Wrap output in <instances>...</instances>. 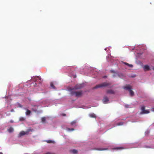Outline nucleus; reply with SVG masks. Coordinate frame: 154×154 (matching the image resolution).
Segmentation results:
<instances>
[{"label": "nucleus", "mask_w": 154, "mask_h": 154, "mask_svg": "<svg viewBox=\"0 0 154 154\" xmlns=\"http://www.w3.org/2000/svg\"><path fill=\"white\" fill-rule=\"evenodd\" d=\"M41 78L40 76H37L35 78L34 81L35 82L37 80L39 79V80H41Z\"/></svg>", "instance_id": "nucleus-10"}, {"label": "nucleus", "mask_w": 154, "mask_h": 154, "mask_svg": "<svg viewBox=\"0 0 154 154\" xmlns=\"http://www.w3.org/2000/svg\"><path fill=\"white\" fill-rule=\"evenodd\" d=\"M41 120L42 122L44 123L46 121V118L45 117H43L42 118Z\"/></svg>", "instance_id": "nucleus-16"}, {"label": "nucleus", "mask_w": 154, "mask_h": 154, "mask_svg": "<svg viewBox=\"0 0 154 154\" xmlns=\"http://www.w3.org/2000/svg\"><path fill=\"white\" fill-rule=\"evenodd\" d=\"M106 93L107 94H115V91L112 89L108 90L106 91Z\"/></svg>", "instance_id": "nucleus-6"}, {"label": "nucleus", "mask_w": 154, "mask_h": 154, "mask_svg": "<svg viewBox=\"0 0 154 154\" xmlns=\"http://www.w3.org/2000/svg\"><path fill=\"white\" fill-rule=\"evenodd\" d=\"M24 120H25V119L23 117H21L20 118V121H23Z\"/></svg>", "instance_id": "nucleus-24"}, {"label": "nucleus", "mask_w": 154, "mask_h": 154, "mask_svg": "<svg viewBox=\"0 0 154 154\" xmlns=\"http://www.w3.org/2000/svg\"><path fill=\"white\" fill-rule=\"evenodd\" d=\"M89 116L91 118H96V117L95 114L93 113L90 114Z\"/></svg>", "instance_id": "nucleus-9"}, {"label": "nucleus", "mask_w": 154, "mask_h": 154, "mask_svg": "<svg viewBox=\"0 0 154 154\" xmlns=\"http://www.w3.org/2000/svg\"><path fill=\"white\" fill-rule=\"evenodd\" d=\"M0 154H3L2 152H0Z\"/></svg>", "instance_id": "nucleus-33"}, {"label": "nucleus", "mask_w": 154, "mask_h": 154, "mask_svg": "<svg viewBox=\"0 0 154 154\" xmlns=\"http://www.w3.org/2000/svg\"><path fill=\"white\" fill-rule=\"evenodd\" d=\"M33 131L34 130L33 129L29 128L27 130V131H26V132L27 134H28L29 132L32 131Z\"/></svg>", "instance_id": "nucleus-13"}, {"label": "nucleus", "mask_w": 154, "mask_h": 154, "mask_svg": "<svg viewBox=\"0 0 154 154\" xmlns=\"http://www.w3.org/2000/svg\"><path fill=\"white\" fill-rule=\"evenodd\" d=\"M125 64L128 66L129 67H133V65L132 64H130L127 63L126 62H123V63Z\"/></svg>", "instance_id": "nucleus-12"}, {"label": "nucleus", "mask_w": 154, "mask_h": 154, "mask_svg": "<svg viewBox=\"0 0 154 154\" xmlns=\"http://www.w3.org/2000/svg\"><path fill=\"white\" fill-rule=\"evenodd\" d=\"M67 130H68V131H73L74 129L73 128H72L71 129H70V128H67Z\"/></svg>", "instance_id": "nucleus-19"}, {"label": "nucleus", "mask_w": 154, "mask_h": 154, "mask_svg": "<svg viewBox=\"0 0 154 154\" xmlns=\"http://www.w3.org/2000/svg\"><path fill=\"white\" fill-rule=\"evenodd\" d=\"M10 122H11V123H13V121H12V120H11L10 121Z\"/></svg>", "instance_id": "nucleus-31"}, {"label": "nucleus", "mask_w": 154, "mask_h": 154, "mask_svg": "<svg viewBox=\"0 0 154 154\" xmlns=\"http://www.w3.org/2000/svg\"><path fill=\"white\" fill-rule=\"evenodd\" d=\"M150 69V67L149 66L146 65L144 66L143 69L145 71H149Z\"/></svg>", "instance_id": "nucleus-7"}, {"label": "nucleus", "mask_w": 154, "mask_h": 154, "mask_svg": "<svg viewBox=\"0 0 154 154\" xmlns=\"http://www.w3.org/2000/svg\"><path fill=\"white\" fill-rule=\"evenodd\" d=\"M50 85H51V86L52 87V88H55V87L53 84V83L52 82H51L50 84Z\"/></svg>", "instance_id": "nucleus-20"}, {"label": "nucleus", "mask_w": 154, "mask_h": 154, "mask_svg": "<svg viewBox=\"0 0 154 154\" xmlns=\"http://www.w3.org/2000/svg\"><path fill=\"white\" fill-rule=\"evenodd\" d=\"M111 85L110 83H108L107 82H104L102 84L97 85L93 88V89H96L98 88H101L103 87H106L108 86Z\"/></svg>", "instance_id": "nucleus-2"}, {"label": "nucleus", "mask_w": 154, "mask_h": 154, "mask_svg": "<svg viewBox=\"0 0 154 154\" xmlns=\"http://www.w3.org/2000/svg\"><path fill=\"white\" fill-rule=\"evenodd\" d=\"M103 102L104 103H106L109 101V99L106 96H105L103 100Z\"/></svg>", "instance_id": "nucleus-5"}, {"label": "nucleus", "mask_w": 154, "mask_h": 154, "mask_svg": "<svg viewBox=\"0 0 154 154\" xmlns=\"http://www.w3.org/2000/svg\"><path fill=\"white\" fill-rule=\"evenodd\" d=\"M111 72L112 73H115V72L114 70H111Z\"/></svg>", "instance_id": "nucleus-28"}, {"label": "nucleus", "mask_w": 154, "mask_h": 154, "mask_svg": "<svg viewBox=\"0 0 154 154\" xmlns=\"http://www.w3.org/2000/svg\"><path fill=\"white\" fill-rule=\"evenodd\" d=\"M14 111V109H12L11 110V112H13Z\"/></svg>", "instance_id": "nucleus-32"}, {"label": "nucleus", "mask_w": 154, "mask_h": 154, "mask_svg": "<svg viewBox=\"0 0 154 154\" xmlns=\"http://www.w3.org/2000/svg\"><path fill=\"white\" fill-rule=\"evenodd\" d=\"M76 123V121H73L71 122V124L72 125H73L75 124Z\"/></svg>", "instance_id": "nucleus-22"}, {"label": "nucleus", "mask_w": 154, "mask_h": 154, "mask_svg": "<svg viewBox=\"0 0 154 154\" xmlns=\"http://www.w3.org/2000/svg\"><path fill=\"white\" fill-rule=\"evenodd\" d=\"M107 149L106 148H97L96 149V150H107Z\"/></svg>", "instance_id": "nucleus-15"}, {"label": "nucleus", "mask_w": 154, "mask_h": 154, "mask_svg": "<svg viewBox=\"0 0 154 154\" xmlns=\"http://www.w3.org/2000/svg\"><path fill=\"white\" fill-rule=\"evenodd\" d=\"M153 69L154 70V67L153 68Z\"/></svg>", "instance_id": "nucleus-34"}, {"label": "nucleus", "mask_w": 154, "mask_h": 154, "mask_svg": "<svg viewBox=\"0 0 154 154\" xmlns=\"http://www.w3.org/2000/svg\"><path fill=\"white\" fill-rule=\"evenodd\" d=\"M128 105H125V107H126V108H128Z\"/></svg>", "instance_id": "nucleus-30"}, {"label": "nucleus", "mask_w": 154, "mask_h": 154, "mask_svg": "<svg viewBox=\"0 0 154 154\" xmlns=\"http://www.w3.org/2000/svg\"><path fill=\"white\" fill-rule=\"evenodd\" d=\"M46 141L48 143H54V141L51 140H47Z\"/></svg>", "instance_id": "nucleus-18"}, {"label": "nucleus", "mask_w": 154, "mask_h": 154, "mask_svg": "<svg viewBox=\"0 0 154 154\" xmlns=\"http://www.w3.org/2000/svg\"><path fill=\"white\" fill-rule=\"evenodd\" d=\"M123 122H120L117 123V125H123Z\"/></svg>", "instance_id": "nucleus-21"}, {"label": "nucleus", "mask_w": 154, "mask_h": 154, "mask_svg": "<svg viewBox=\"0 0 154 154\" xmlns=\"http://www.w3.org/2000/svg\"><path fill=\"white\" fill-rule=\"evenodd\" d=\"M115 149H124V148L123 147H117L115 148Z\"/></svg>", "instance_id": "nucleus-23"}, {"label": "nucleus", "mask_w": 154, "mask_h": 154, "mask_svg": "<svg viewBox=\"0 0 154 154\" xmlns=\"http://www.w3.org/2000/svg\"><path fill=\"white\" fill-rule=\"evenodd\" d=\"M32 106L33 107H35V106H37V107H38V105H32Z\"/></svg>", "instance_id": "nucleus-27"}, {"label": "nucleus", "mask_w": 154, "mask_h": 154, "mask_svg": "<svg viewBox=\"0 0 154 154\" xmlns=\"http://www.w3.org/2000/svg\"><path fill=\"white\" fill-rule=\"evenodd\" d=\"M32 109L35 112H36L37 111V109H34V108H32Z\"/></svg>", "instance_id": "nucleus-25"}, {"label": "nucleus", "mask_w": 154, "mask_h": 154, "mask_svg": "<svg viewBox=\"0 0 154 154\" xmlns=\"http://www.w3.org/2000/svg\"><path fill=\"white\" fill-rule=\"evenodd\" d=\"M145 106H143L141 107V109L142 111V112L143 114L149 113V111L148 110H145Z\"/></svg>", "instance_id": "nucleus-4"}, {"label": "nucleus", "mask_w": 154, "mask_h": 154, "mask_svg": "<svg viewBox=\"0 0 154 154\" xmlns=\"http://www.w3.org/2000/svg\"><path fill=\"white\" fill-rule=\"evenodd\" d=\"M25 134H27L26 132L22 131H21L18 137H21V136H23Z\"/></svg>", "instance_id": "nucleus-8"}, {"label": "nucleus", "mask_w": 154, "mask_h": 154, "mask_svg": "<svg viewBox=\"0 0 154 154\" xmlns=\"http://www.w3.org/2000/svg\"><path fill=\"white\" fill-rule=\"evenodd\" d=\"M82 87V85L81 84L77 85L73 88H70L69 90L70 92V94L72 96H75L76 97H80L81 96L82 94V91H77L76 90L78 89L81 88Z\"/></svg>", "instance_id": "nucleus-1"}, {"label": "nucleus", "mask_w": 154, "mask_h": 154, "mask_svg": "<svg viewBox=\"0 0 154 154\" xmlns=\"http://www.w3.org/2000/svg\"><path fill=\"white\" fill-rule=\"evenodd\" d=\"M8 131L9 133H11L14 131V129L12 127H10V128L8 130Z\"/></svg>", "instance_id": "nucleus-11"}, {"label": "nucleus", "mask_w": 154, "mask_h": 154, "mask_svg": "<svg viewBox=\"0 0 154 154\" xmlns=\"http://www.w3.org/2000/svg\"><path fill=\"white\" fill-rule=\"evenodd\" d=\"M123 88L125 90H128L131 96H133L134 95V93L132 90L131 87L130 85H126Z\"/></svg>", "instance_id": "nucleus-3"}, {"label": "nucleus", "mask_w": 154, "mask_h": 154, "mask_svg": "<svg viewBox=\"0 0 154 154\" xmlns=\"http://www.w3.org/2000/svg\"><path fill=\"white\" fill-rule=\"evenodd\" d=\"M31 113V111L29 109H27L26 111V115H29Z\"/></svg>", "instance_id": "nucleus-14"}, {"label": "nucleus", "mask_w": 154, "mask_h": 154, "mask_svg": "<svg viewBox=\"0 0 154 154\" xmlns=\"http://www.w3.org/2000/svg\"><path fill=\"white\" fill-rule=\"evenodd\" d=\"M61 115L63 116H66V114L64 113H62L61 114Z\"/></svg>", "instance_id": "nucleus-26"}, {"label": "nucleus", "mask_w": 154, "mask_h": 154, "mask_svg": "<svg viewBox=\"0 0 154 154\" xmlns=\"http://www.w3.org/2000/svg\"><path fill=\"white\" fill-rule=\"evenodd\" d=\"M72 152L74 154L77 153V151L75 149H73L71 150Z\"/></svg>", "instance_id": "nucleus-17"}, {"label": "nucleus", "mask_w": 154, "mask_h": 154, "mask_svg": "<svg viewBox=\"0 0 154 154\" xmlns=\"http://www.w3.org/2000/svg\"><path fill=\"white\" fill-rule=\"evenodd\" d=\"M151 111L153 112H154V108H152L151 109Z\"/></svg>", "instance_id": "nucleus-29"}]
</instances>
